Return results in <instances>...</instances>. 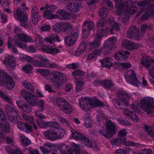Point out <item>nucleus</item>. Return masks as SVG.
Masks as SVG:
<instances>
[{"label":"nucleus","instance_id":"f257e3e1","mask_svg":"<svg viewBox=\"0 0 154 154\" xmlns=\"http://www.w3.org/2000/svg\"><path fill=\"white\" fill-rule=\"evenodd\" d=\"M48 126L53 127L54 128L45 131L44 134L45 137L52 141L64 137L67 132L62 128H60V125L56 122H50L48 123Z\"/></svg>","mask_w":154,"mask_h":154},{"label":"nucleus","instance_id":"f03ea898","mask_svg":"<svg viewBox=\"0 0 154 154\" xmlns=\"http://www.w3.org/2000/svg\"><path fill=\"white\" fill-rule=\"evenodd\" d=\"M37 72L40 73L42 75L47 77L48 82H51L53 85H58L59 83H64L67 82L66 76L62 73L53 71L51 72L53 78L50 79L51 73L47 69H37Z\"/></svg>","mask_w":154,"mask_h":154},{"label":"nucleus","instance_id":"7ed1b4c3","mask_svg":"<svg viewBox=\"0 0 154 154\" xmlns=\"http://www.w3.org/2000/svg\"><path fill=\"white\" fill-rule=\"evenodd\" d=\"M109 29H106L105 30H101L99 31L96 33L94 36V41L93 42H91L88 45L86 46L84 42L81 44L79 48L75 51L76 56L81 54L85 48H89L90 49L93 48H98L100 44V40L102 36L106 35L108 32Z\"/></svg>","mask_w":154,"mask_h":154},{"label":"nucleus","instance_id":"20e7f679","mask_svg":"<svg viewBox=\"0 0 154 154\" xmlns=\"http://www.w3.org/2000/svg\"><path fill=\"white\" fill-rule=\"evenodd\" d=\"M153 100L150 97H145L142 98L140 103L138 104L134 102L130 105V107L137 112H140V109H143L148 113H150L154 111V106L152 104Z\"/></svg>","mask_w":154,"mask_h":154},{"label":"nucleus","instance_id":"39448f33","mask_svg":"<svg viewBox=\"0 0 154 154\" xmlns=\"http://www.w3.org/2000/svg\"><path fill=\"white\" fill-rule=\"evenodd\" d=\"M46 11L43 13V17L47 19H53L58 18L62 20H67L70 17L69 14H66L64 11L60 10L57 11V15L53 14V12L55 9V6L52 5H47L45 8Z\"/></svg>","mask_w":154,"mask_h":154},{"label":"nucleus","instance_id":"423d86ee","mask_svg":"<svg viewBox=\"0 0 154 154\" xmlns=\"http://www.w3.org/2000/svg\"><path fill=\"white\" fill-rule=\"evenodd\" d=\"M116 8V14L120 16L119 18L121 19L124 23H125L129 19V14H133L135 12L134 10L135 8L132 7L126 11H124L126 6L123 4L121 0H115Z\"/></svg>","mask_w":154,"mask_h":154},{"label":"nucleus","instance_id":"0eeeda50","mask_svg":"<svg viewBox=\"0 0 154 154\" xmlns=\"http://www.w3.org/2000/svg\"><path fill=\"white\" fill-rule=\"evenodd\" d=\"M116 38L114 36L109 38L105 42L103 48L100 50H97L90 54L88 56L87 59L89 60L96 59L97 57L99 54H101L102 53L105 52V54H107V52L112 50V46L116 42Z\"/></svg>","mask_w":154,"mask_h":154},{"label":"nucleus","instance_id":"6e6552de","mask_svg":"<svg viewBox=\"0 0 154 154\" xmlns=\"http://www.w3.org/2000/svg\"><path fill=\"white\" fill-rule=\"evenodd\" d=\"M25 4L24 3L21 5L20 7L17 8L15 11L14 16L16 19L20 21V26L26 28H29L30 24L27 23L28 17L25 12L27 9L25 7Z\"/></svg>","mask_w":154,"mask_h":154},{"label":"nucleus","instance_id":"1a4fd4ad","mask_svg":"<svg viewBox=\"0 0 154 154\" xmlns=\"http://www.w3.org/2000/svg\"><path fill=\"white\" fill-rule=\"evenodd\" d=\"M35 41L37 44V46L43 51L50 54L59 53L60 51L57 48L49 47L43 45L44 41L43 39L40 37V35H37L35 37Z\"/></svg>","mask_w":154,"mask_h":154},{"label":"nucleus","instance_id":"9d476101","mask_svg":"<svg viewBox=\"0 0 154 154\" xmlns=\"http://www.w3.org/2000/svg\"><path fill=\"white\" fill-rule=\"evenodd\" d=\"M15 44L19 47L26 49L27 46L25 43H22V42H32L33 41L31 37L25 33H22L16 35L14 38Z\"/></svg>","mask_w":154,"mask_h":154},{"label":"nucleus","instance_id":"9b49d317","mask_svg":"<svg viewBox=\"0 0 154 154\" xmlns=\"http://www.w3.org/2000/svg\"><path fill=\"white\" fill-rule=\"evenodd\" d=\"M116 132L115 125L110 121L106 122L99 131L100 133L107 138L112 137Z\"/></svg>","mask_w":154,"mask_h":154},{"label":"nucleus","instance_id":"f8f14e48","mask_svg":"<svg viewBox=\"0 0 154 154\" xmlns=\"http://www.w3.org/2000/svg\"><path fill=\"white\" fill-rule=\"evenodd\" d=\"M15 83L12 78L7 75L3 70H0V85L9 89H13Z\"/></svg>","mask_w":154,"mask_h":154},{"label":"nucleus","instance_id":"ddd939ff","mask_svg":"<svg viewBox=\"0 0 154 154\" xmlns=\"http://www.w3.org/2000/svg\"><path fill=\"white\" fill-rule=\"evenodd\" d=\"M50 101L54 105H57L59 108L66 113H69L72 111V109L69 103L64 99L59 98L54 99V100L52 99Z\"/></svg>","mask_w":154,"mask_h":154},{"label":"nucleus","instance_id":"4468645a","mask_svg":"<svg viewBox=\"0 0 154 154\" xmlns=\"http://www.w3.org/2000/svg\"><path fill=\"white\" fill-rule=\"evenodd\" d=\"M61 154H79V146L72 143L70 147L68 145L62 144L59 146Z\"/></svg>","mask_w":154,"mask_h":154},{"label":"nucleus","instance_id":"2eb2a0df","mask_svg":"<svg viewBox=\"0 0 154 154\" xmlns=\"http://www.w3.org/2000/svg\"><path fill=\"white\" fill-rule=\"evenodd\" d=\"M71 137L76 140L82 141L83 143L86 146L92 148V143L89 140L85 137L82 134L79 133L72 128H70Z\"/></svg>","mask_w":154,"mask_h":154},{"label":"nucleus","instance_id":"dca6fc26","mask_svg":"<svg viewBox=\"0 0 154 154\" xmlns=\"http://www.w3.org/2000/svg\"><path fill=\"white\" fill-rule=\"evenodd\" d=\"M85 98L87 100V104L85 106L83 105L82 103V102H80V106L84 110H89L92 108L100 106L102 104L101 102L95 97L88 99H87L86 98Z\"/></svg>","mask_w":154,"mask_h":154},{"label":"nucleus","instance_id":"f3484780","mask_svg":"<svg viewBox=\"0 0 154 154\" xmlns=\"http://www.w3.org/2000/svg\"><path fill=\"white\" fill-rule=\"evenodd\" d=\"M127 82L134 86H138L140 82L137 80L135 72L133 69L128 71L125 75Z\"/></svg>","mask_w":154,"mask_h":154},{"label":"nucleus","instance_id":"a211bd4d","mask_svg":"<svg viewBox=\"0 0 154 154\" xmlns=\"http://www.w3.org/2000/svg\"><path fill=\"white\" fill-rule=\"evenodd\" d=\"M147 28V25L146 24H143L141 27V30L140 32H138L137 28L134 26L130 27L128 30L127 35L128 37L131 38L132 36L134 37V36L137 37L138 39L139 38V36L140 34L142 35L143 32L145 31Z\"/></svg>","mask_w":154,"mask_h":154},{"label":"nucleus","instance_id":"6ab92c4d","mask_svg":"<svg viewBox=\"0 0 154 154\" xmlns=\"http://www.w3.org/2000/svg\"><path fill=\"white\" fill-rule=\"evenodd\" d=\"M21 93L22 96L31 105L34 106L38 105L37 98L36 96L24 90H22Z\"/></svg>","mask_w":154,"mask_h":154},{"label":"nucleus","instance_id":"aec40b11","mask_svg":"<svg viewBox=\"0 0 154 154\" xmlns=\"http://www.w3.org/2000/svg\"><path fill=\"white\" fill-rule=\"evenodd\" d=\"M5 109L9 120L13 123L16 122L18 118L17 117V113L15 110L11 106L8 105L5 106Z\"/></svg>","mask_w":154,"mask_h":154},{"label":"nucleus","instance_id":"412c9836","mask_svg":"<svg viewBox=\"0 0 154 154\" xmlns=\"http://www.w3.org/2000/svg\"><path fill=\"white\" fill-rule=\"evenodd\" d=\"M119 97L121 98L119 102H118L116 99H114L113 100L114 104L117 108L118 109L120 108L119 106L120 105L127 106V103H128L127 100L130 98L127 94L124 91L122 92L121 95L119 96Z\"/></svg>","mask_w":154,"mask_h":154},{"label":"nucleus","instance_id":"4be33fe9","mask_svg":"<svg viewBox=\"0 0 154 154\" xmlns=\"http://www.w3.org/2000/svg\"><path fill=\"white\" fill-rule=\"evenodd\" d=\"M102 3H104V7L100 9L99 14L100 16H105L108 14V10L112 8L113 6L112 3L109 0L104 1Z\"/></svg>","mask_w":154,"mask_h":154},{"label":"nucleus","instance_id":"5701e85b","mask_svg":"<svg viewBox=\"0 0 154 154\" xmlns=\"http://www.w3.org/2000/svg\"><path fill=\"white\" fill-rule=\"evenodd\" d=\"M94 25L93 23L90 20L86 21L84 22L82 35L83 38H86L88 36L90 33L89 31Z\"/></svg>","mask_w":154,"mask_h":154},{"label":"nucleus","instance_id":"b1692460","mask_svg":"<svg viewBox=\"0 0 154 154\" xmlns=\"http://www.w3.org/2000/svg\"><path fill=\"white\" fill-rule=\"evenodd\" d=\"M0 127L6 132L8 133L9 130V125L7 122L5 116L2 111L0 109Z\"/></svg>","mask_w":154,"mask_h":154},{"label":"nucleus","instance_id":"393cba45","mask_svg":"<svg viewBox=\"0 0 154 154\" xmlns=\"http://www.w3.org/2000/svg\"><path fill=\"white\" fill-rule=\"evenodd\" d=\"M78 37V32L71 33L65 38V44L68 46L73 45Z\"/></svg>","mask_w":154,"mask_h":154},{"label":"nucleus","instance_id":"a878e982","mask_svg":"<svg viewBox=\"0 0 154 154\" xmlns=\"http://www.w3.org/2000/svg\"><path fill=\"white\" fill-rule=\"evenodd\" d=\"M121 45L123 48L128 50H132L137 48L139 46L138 43H133L128 40L123 39L121 42Z\"/></svg>","mask_w":154,"mask_h":154},{"label":"nucleus","instance_id":"bb28decb","mask_svg":"<svg viewBox=\"0 0 154 154\" xmlns=\"http://www.w3.org/2000/svg\"><path fill=\"white\" fill-rule=\"evenodd\" d=\"M124 143V145L127 146H134L135 143L130 141H126L125 137L119 139H113L111 141V144L113 146H118L121 143Z\"/></svg>","mask_w":154,"mask_h":154},{"label":"nucleus","instance_id":"cd10ccee","mask_svg":"<svg viewBox=\"0 0 154 154\" xmlns=\"http://www.w3.org/2000/svg\"><path fill=\"white\" fill-rule=\"evenodd\" d=\"M16 103L19 109L22 112H29L32 111V109L29 105H26L22 100L17 101Z\"/></svg>","mask_w":154,"mask_h":154},{"label":"nucleus","instance_id":"c85d7f7f","mask_svg":"<svg viewBox=\"0 0 154 154\" xmlns=\"http://www.w3.org/2000/svg\"><path fill=\"white\" fill-rule=\"evenodd\" d=\"M130 54V52L128 51H119L116 53L115 57L116 60H124L128 58L126 55H128Z\"/></svg>","mask_w":154,"mask_h":154},{"label":"nucleus","instance_id":"c756f323","mask_svg":"<svg viewBox=\"0 0 154 154\" xmlns=\"http://www.w3.org/2000/svg\"><path fill=\"white\" fill-rule=\"evenodd\" d=\"M32 20V23L36 24L40 19V16L38 15V10L36 7H33L31 11Z\"/></svg>","mask_w":154,"mask_h":154},{"label":"nucleus","instance_id":"7c9ffc66","mask_svg":"<svg viewBox=\"0 0 154 154\" xmlns=\"http://www.w3.org/2000/svg\"><path fill=\"white\" fill-rule=\"evenodd\" d=\"M53 146L50 143H46L44 144L43 147L40 146V149L43 154H49L52 152L51 148Z\"/></svg>","mask_w":154,"mask_h":154},{"label":"nucleus","instance_id":"2f4dec72","mask_svg":"<svg viewBox=\"0 0 154 154\" xmlns=\"http://www.w3.org/2000/svg\"><path fill=\"white\" fill-rule=\"evenodd\" d=\"M124 114L126 117L131 119L134 121H137L138 120L136 113H132L129 109H125L124 112Z\"/></svg>","mask_w":154,"mask_h":154},{"label":"nucleus","instance_id":"473e14b6","mask_svg":"<svg viewBox=\"0 0 154 154\" xmlns=\"http://www.w3.org/2000/svg\"><path fill=\"white\" fill-rule=\"evenodd\" d=\"M62 39L60 38L58 35L56 34L48 36L45 38V41L52 44L53 41L60 42Z\"/></svg>","mask_w":154,"mask_h":154},{"label":"nucleus","instance_id":"72a5a7b5","mask_svg":"<svg viewBox=\"0 0 154 154\" xmlns=\"http://www.w3.org/2000/svg\"><path fill=\"white\" fill-rule=\"evenodd\" d=\"M113 66L117 69H122L129 68L131 66V64L129 63H122L117 62L113 64Z\"/></svg>","mask_w":154,"mask_h":154},{"label":"nucleus","instance_id":"f704fd0d","mask_svg":"<svg viewBox=\"0 0 154 154\" xmlns=\"http://www.w3.org/2000/svg\"><path fill=\"white\" fill-rule=\"evenodd\" d=\"M4 63L5 64L10 66L12 67H14L16 65L14 57L11 56L6 57L4 60Z\"/></svg>","mask_w":154,"mask_h":154},{"label":"nucleus","instance_id":"c9c22d12","mask_svg":"<svg viewBox=\"0 0 154 154\" xmlns=\"http://www.w3.org/2000/svg\"><path fill=\"white\" fill-rule=\"evenodd\" d=\"M151 61L154 63V59H152L149 57L146 56L143 57L141 63L144 66L148 67L149 66V62Z\"/></svg>","mask_w":154,"mask_h":154},{"label":"nucleus","instance_id":"e433bc0d","mask_svg":"<svg viewBox=\"0 0 154 154\" xmlns=\"http://www.w3.org/2000/svg\"><path fill=\"white\" fill-rule=\"evenodd\" d=\"M20 139L21 144L23 146H28L31 143L30 140L23 135L20 136Z\"/></svg>","mask_w":154,"mask_h":154},{"label":"nucleus","instance_id":"4c0bfd02","mask_svg":"<svg viewBox=\"0 0 154 154\" xmlns=\"http://www.w3.org/2000/svg\"><path fill=\"white\" fill-rule=\"evenodd\" d=\"M52 29L53 31L56 32H58L60 31L63 32L62 23H57L53 26Z\"/></svg>","mask_w":154,"mask_h":154},{"label":"nucleus","instance_id":"58836bf2","mask_svg":"<svg viewBox=\"0 0 154 154\" xmlns=\"http://www.w3.org/2000/svg\"><path fill=\"white\" fill-rule=\"evenodd\" d=\"M101 63L102 66L105 67H109L112 66V60L108 58H105Z\"/></svg>","mask_w":154,"mask_h":154},{"label":"nucleus","instance_id":"ea45409f","mask_svg":"<svg viewBox=\"0 0 154 154\" xmlns=\"http://www.w3.org/2000/svg\"><path fill=\"white\" fill-rule=\"evenodd\" d=\"M109 22L110 24H111V22H112V24H113V25L112 26V29L110 30V32L111 33V34H112L114 33L112 32L113 29L116 31H119V30L120 27L119 25L116 23L114 21V20L113 19H112V21L110 19H109Z\"/></svg>","mask_w":154,"mask_h":154},{"label":"nucleus","instance_id":"a19ab883","mask_svg":"<svg viewBox=\"0 0 154 154\" xmlns=\"http://www.w3.org/2000/svg\"><path fill=\"white\" fill-rule=\"evenodd\" d=\"M149 74L150 75L149 81L150 83L154 85V66L148 69Z\"/></svg>","mask_w":154,"mask_h":154},{"label":"nucleus","instance_id":"79ce46f5","mask_svg":"<svg viewBox=\"0 0 154 154\" xmlns=\"http://www.w3.org/2000/svg\"><path fill=\"white\" fill-rule=\"evenodd\" d=\"M13 43V40L11 38H9L8 43V48H12V51L13 53H17L18 51L16 48H14Z\"/></svg>","mask_w":154,"mask_h":154},{"label":"nucleus","instance_id":"37998d69","mask_svg":"<svg viewBox=\"0 0 154 154\" xmlns=\"http://www.w3.org/2000/svg\"><path fill=\"white\" fill-rule=\"evenodd\" d=\"M21 130L23 131L26 133H29L32 131V128L31 126L27 123L24 124L23 128H20Z\"/></svg>","mask_w":154,"mask_h":154},{"label":"nucleus","instance_id":"c03bdc74","mask_svg":"<svg viewBox=\"0 0 154 154\" xmlns=\"http://www.w3.org/2000/svg\"><path fill=\"white\" fill-rule=\"evenodd\" d=\"M78 8L77 6L71 3H69L67 6V9L72 11H77Z\"/></svg>","mask_w":154,"mask_h":154},{"label":"nucleus","instance_id":"a18cd8bd","mask_svg":"<svg viewBox=\"0 0 154 154\" xmlns=\"http://www.w3.org/2000/svg\"><path fill=\"white\" fill-rule=\"evenodd\" d=\"M106 22V21H105V19L103 18L98 20L97 23V26L98 29H101L102 28L101 27L105 26Z\"/></svg>","mask_w":154,"mask_h":154},{"label":"nucleus","instance_id":"49530a36","mask_svg":"<svg viewBox=\"0 0 154 154\" xmlns=\"http://www.w3.org/2000/svg\"><path fill=\"white\" fill-rule=\"evenodd\" d=\"M101 85L105 88H108L112 86L113 83L111 80L109 81H102L101 82Z\"/></svg>","mask_w":154,"mask_h":154},{"label":"nucleus","instance_id":"de8ad7c7","mask_svg":"<svg viewBox=\"0 0 154 154\" xmlns=\"http://www.w3.org/2000/svg\"><path fill=\"white\" fill-rule=\"evenodd\" d=\"M23 119L27 122L31 123H33L34 118L32 116H28L26 114L23 113L22 114Z\"/></svg>","mask_w":154,"mask_h":154},{"label":"nucleus","instance_id":"09e8293b","mask_svg":"<svg viewBox=\"0 0 154 154\" xmlns=\"http://www.w3.org/2000/svg\"><path fill=\"white\" fill-rule=\"evenodd\" d=\"M151 151L150 149H144L143 150H139L134 152V154H150Z\"/></svg>","mask_w":154,"mask_h":154},{"label":"nucleus","instance_id":"8fccbe9b","mask_svg":"<svg viewBox=\"0 0 154 154\" xmlns=\"http://www.w3.org/2000/svg\"><path fill=\"white\" fill-rule=\"evenodd\" d=\"M63 32L69 30L72 28V26L69 23L67 22L62 23Z\"/></svg>","mask_w":154,"mask_h":154},{"label":"nucleus","instance_id":"3c124183","mask_svg":"<svg viewBox=\"0 0 154 154\" xmlns=\"http://www.w3.org/2000/svg\"><path fill=\"white\" fill-rule=\"evenodd\" d=\"M48 122H45L41 119L37 120V123L39 127L42 128H46L48 126Z\"/></svg>","mask_w":154,"mask_h":154},{"label":"nucleus","instance_id":"603ef678","mask_svg":"<svg viewBox=\"0 0 154 154\" xmlns=\"http://www.w3.org/2000/svg\"><path fill=\"white\" fill-rule=\"evenodd\" d=\"M22 85L25 88L32 91L33 90V88L32 86L27 81H24L22 84Z\"/></svg>","mask_w":154,"mask_h":154},{"label":"nucleus","instance_id":"864d4df0","mask_svg":"<svg viewBox=\"0 0 154 154\" xmlns=\"http://www.w3.org/2000/svg\"><path fill=\"white\" fill-rule=\"evenodd\" d=\"M5 148L7 151L10 154H21L20 151L17 149L12 150L9 147L6 146L5 147Z\"/></svg>","mask_w":154,"mask_h":154},{"label":"nucleus","instance_id":"5fc2aeb1","mask_svg":"<svg viewBox=\"0 0 154 154\" xmlns=\"http://www.w3.org/2000/svg\"><path fill=\"white\" fill-rule=\"evenodd\" d=\"M154 14V12L148 11L142 16V18L143 20H146Z\"/></svg>","mask_w":154,"mask_h":154},{"label":"nucleus","instance_id":"6e6d98bb","mask_svg":"<svg viewBox=\"0 0 154 154\" xmlns=\"http://www.w3.org/2000/svg\"><path fill=\"white\" fill-rule=\"evenodd\" d=\"M76 87L75 89L77 91L81 90L83 87V83L80 81H77L76 83Z\"/></svg>","mask_w":154,"mask_h":154},{"label":"nucleus","instance_id":"4d7b16f0","mask_svg":"<svg viewBox=\"0 0 154 154\" xmlns=\"http://www.w3.org/2000/svg\"><path fill=\"white\" fill-rule=\"evenodd\" d=\"M23 69L26 73H30L32 70V67L31 65H27L24 66Z\"/></svg>","mask_w":154,"mask_h":154},{"label":"nucleus","instance_id":"13d9d810","mask_svg":"<svg viewBox=\"0 0 154 154\" xmlns=\"http://www.w3.org/2000/svg\"><path fill=\"white\" fill-rule=\"evenodd\" d=\"M84 74V72L80 70L75 71L72 73V75L74 77L76 76H82Z\"/></svg>","mask_w":154,"mask_h":154},{"label":"nucleus","instance_id":"bf43d9fd","mask_svg":"<svg viewBox=\"0 0 154 154\" xmlns=\"http://www.w3.org/2000/svg\"><path fill=\"white\" fill-rule=\"evenodd\" d=\"M0 97L6 101L10 102V98L7 96V94H4L2 91H0Z\"/></svg>","mask_w":154,"mask_h":154},{"label":"nucleus","instance_id":"052dcab7","mask_svg":"<svg viewBox=\"0 0 154 154\" xmlns=\"http://www.w3.org/2000/svg\"><path fill=\"white\" fill-rule=\"evenodd\" d=\"M19 58L20 59L22 60H26L27 59H29L30 57L27 56V55L23 54H19Z\"/></svg>","mask_w":154,"mask_h":154},{"label":"nucleus","instance_id":"680f3d73","mask_svg":"<svg viewBox=\"0 0 154 154\" xmlns=\"http://www.w3.org/2000/svg\"><path fill=\"white\" fill-rule=\"evenodd\" d=\"M127 134L126 131L125 130L123 129L119 131V136L121 139L122 140V138H124L123 137L125 136Z\"/></svg>","mask_w":154,"mask_h":154},{"label":"nucleus","instance_id":"e2e57ef3","mask_svg":"<svg viewBox=\"0 0 154 154\" xmlns=\"http://www.w3.org/2000/svg\"><path fill=\"white\" fill-rule=\"evenodd\" d=\"M59 120L60 122L65 125H69V124L68 121L64 118H60Z\"/></svg>","mask_w":154,"mask_h":154},{"label":"nucleus","instance_id":"0e129e2a","mask_svg":"<svg viewBox=\"0 0 154 154\" xmlns=\"http://www.w3.org/2000/svg\"><path fill=\"white\" fill-rule=\"evenodd\" d=\"M51 26L49 25H45L41 27V30L42 31H48L51 29Z\"/></svg>","mask_w":154,"mask_h":154},{"label":"nucleus","instance_id":"69168bd1","mask_svg":"<svg viewBox=\"0 0 154 154\" xmlns=\"http://www.w3.org/2000/svg\"><path fill=\"white\" fill-rule=\"evenodd\" d=\"M6 140L8 143L9 145H11L14 144V141L13 138L7 137Z\"/></svg>","mask_w":154,"mask_h":154},{"label":"nucleus","instance_id":"338daca9","mask_svg":"<svg viewBox=\"0 0 154 154\" xmlns=\"http://www.w3.org/2000/svg\"><path fill=\"white\" fill-rule=\"evenodd\" d=\"M41 111H37L35 112L36 115L38 117L41 119H45L46 118L45 116L41 113Z\"/></svg>","mask_w":154,"mask_h":154},{"label":"nucleus","instance_id":"774afa93","mask_svg":"<svg viewBox=\"0 0 154 154\" xmlns=\"http://www.w3.org/2000/svg\"><path fill=\"white\" fill-rule=\"evenodd\" d=\"M28 150L29 152V154H40L38 152V150H37L36 149L32 150V148L31 147H29Z\"/></svg>","mask_w":154,"mask_h":154}]
</instances>
